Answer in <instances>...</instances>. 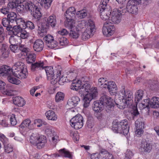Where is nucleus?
Returning <instances> with one entry per match:
<instances>
[{
    "label": "nucleus",
    "instance_id": "nucleus-60",
    "mask_svg": "<svg viewBox=\"0 0 159 159\" xmlns=\"http://www.w3.org/2000/svg\"><path fill=\"white\" fill-rule=\"evenodd\" d=\"M70 135L72 137L73 139L75 141L78 140L79 139V135L76 132H74L72 131H70Z\"/></svg>",
    "mask_w": 159,
    "mask_h": 159
},
{
    "label": "nucleus",
    "instance_id": "nucleus-15",
    "mask_svg": "<svg viewBox=\"0 0 159 159\" xmlns=\"http://www.w3.org/2000/svg\"><path fill=\"white\" fill-rule=\"evenodd\" d=\"M20 51V52L18 54V57L20 58H24L29 52V49L26 45L23 44H20L19 46V51Z\"/></svg>",
    "mask_w": 159,
    "mask_h": 159
},
{
    "label": "nucleus",
    "instance_id": "nucleus-47",
    "mask_svg": "<svg viewBox=\"0 0 159 159\" xmlns=\"http://www.w3.org/2000/svg\"><path fill=\"white\" fill-rule=\"evenodd\" d=\"M25 22V20L22 18H16L15 23H16L17 25L23 27V29H24Z\"/></svg>",
    "mask_w": 159,
    "mask_h": 159
},
{
    "label": "nucleus",
    "instance_id": "nucleus-16",
    "mask_svg": "<svg viewBox=\"0 0 159 159\" xmlns=\"http://www.w3.org/2000/svg\"><path fill=\"white\" fill-rule=\"evenodd\" d=\"M80 101V99L78 97L76 96L73 97L71 98L68 100L67 102L68 106L67 107L69 109L71 107L74 108L77 105Z\"/></svg>",
    "mask_w": 159,
    "mask_h": 159
},
{
    "label": "nucleus",
    "instance_id": "nucleus-31",
    "mask_svg": "<svg viewBox=\"0 0 159 159\" xmlns=\"http://www.w3.org/2000/svg\"><path fill=\"white\" fill-rule=\"evenodd\" d=\"M48 28V27L46 24L45 25L43 24L41 27L39 26L38 34L41 37H43L46 35Z\"/></svg>",
    "mask_w": 159,
    "mask_h": 159
},
{
    "label": "nucleus",
    "instance_id": "nucleus-44",
    "mask_svg": "<svg viewBox=\"0 0 159 159\" xmlns=\"http://www.w3.org/2000/svg\"><path fill=\"white\" fill-rule=\"evenodd\" d=\"M135 125L136 129H138L143 130L144 128V122L141 121L139 119H138L135 121Z\"/></svg>",
    "mask_w": 159,
    "mask_h": 159
},
{
    "label": "nucleus",
    "instance_id": "nucleus-27",
    "mask_svg": "<svg viewBox=\"0 0 159 159\" xmlns=\"http://www.w3.org/2000/svg\"><path fill=\"white\" fill-rule=\"evenodd\" d=\"M57 24V21L56 19V16L52 15L49 16L47 19V23L46 25L48 27L50 25L52 27H54Z\"/></svg>",
    "mask_w": 159,
    "mask_h": 159
},
{
    "label": "nucleus",
    "instance_id": "nucleus-36",
    "mask_svg": "<svg viewBox=\"0 0 159 159\" xmlns=\"http://www.w3.org/2000/svg\"><path fill=\"white\" fill-rule=\"evenodd\" d=\"M136 3L132 1H129L127 4L126 8L127 9L131 10H136L138 9Z\"/></svg>",
    "mask_w": 159,
    "mask_h": 159
},
{
    "label": "nucleus",
    "instance_id": "nucleus-6",
    "mask_svg": "<svg viewBox=\"0 0 159 159\" xmlns=\"http://www.w3.org/2000/svg\"><path fill=\"white\" fill-rule=\"evenodd\" d=\"M15 2L17 5V7L19 10H39L40 7L35 5L31 2H25L24 0H15Z\"/></svg>",
    "mask_w": 159,
    "mask_h": 159
},
{
    "label": "nucleus",
    "instance_id": "nucleus-19",
    "mask_svg": "<svg viewBox=\"0 0 159 159\" xmlns=\"http://www.w3.org/2000/svg\"><path fill=\"white\" fill-rule=\"evenodd\" d=\"M152 148V146L150 143L146 141H142L140 149L142 151L146 152H149Z\"/></svg>",
    "mask_w": 159,
    "mask_h": 159
},
{
    "label": "nucleus",
    "instance_id": "nucleus-59",
    "mask_svg": "<svg viewBox=\"0 0 159 159\" xmlns=\"http://www.w3.org/2000/svg\"><path fill=\"white\" fill-rule=\"evenodd\" d=\"M10 50L14 53H16L19 51V46L17 44L10 45L9 46Z\"/></svg>",
    "mask_w": 159,
    "mask_h": 159
},
{
    "label": "nucleus",
    "instance_id": "nucleus-54",
    "mask_svg": "<svg viewBox=\"0 0 159 159\" xmlns=\"http://www.w3.org/2000/svg\"><path fill=\"white\" fill-rule=\"evenodd\" d=\"M4 150L6 153H9L13 151V148L11 145L4 144Z\"/></svg>",
    "mask_w": 159,
    "mask_h": 159
},
{
    "label": "nucleus",
    "instance_id": "nucleus-13",
    "mask_svg": "<svg viewBox=\"0 0 159 159\" xmlns=\"http://www.w3.org/2000/svg\"><path fill=\"white\" fill-rule=\"evenodd\" d=\"M44 46L43 41L40 39H37L33 43V48L34 51L40 52L43 50Z\"/></svg>",
    "mask_w": 159,
    "mask_h": 159
},
{
    "label": "nucleus",
    "instance_id": "nucleus-3",
    "mask_svg": "<svg viewBox=\"0 0 159 159\" xmlns=\"http://www.w3.org/2000/svg\"><path fill=\"white\" fill-rule=\"evenodd\" d=\"M12 73L15 76L19 79H24L26 77L27 70L24 64L17 62L12 67Z\"/></svg>",
    "mask_w": 159,
    "mask_h": 159
},
{
    "label": "nucleus",
    "instance_id": "nucleus-4",
    "mask_svg": "<svg viewBox=\"0 0 159 159\" xmlns=\"http://www.w3.org/2000/svg\"><path fill=\"white\" fill-rule=\"evenodd\" d=\"M30 143L36 148L40 149L44 148L47 143L46 137L43 135L33 133L30 136Z\"/></svg>",
    "mask_w": 159,
    "mask_h": 159
},
{
    "label": "nucleus",
    "instance_id": "nucleus-42",
    "mask_svg": "<svg viewBox=\"0 0 159 159\" xmlns=\"http://www.w3.org/2000/svg\"><path fill=\"white\" fill-rule=\"evenodd\" d=\"M64 98V94L61 92H57L56 95L55 100L56 102H60L63 100Z\"/></svg>",
    "mask_w": 159,
    "mask_h": 159
},
{
    "label": "nucleus",
    "instance_id": "nucleus-63",
    "mask_svg": "<svg viewBox=\"0 0 159 159\" xmlns=\"http://www.w3.org/2000/svg\"><path fill=\"white\" fill-rule=\"evenodd\" d=\"M20 37L23 39H25L28 36L29 33L25 31H22L19 34Z\"/></svg>",
    "mask_w": 159,
    "mask_h": 159
},
{
    "label": "nucleus",
    "instance_id": "nucleus-32",
    "mask_svg": "<svg viewBox=\"0 0 159 159\" xmlns=\"http://www.w3.org/2000/svg\"><path fill=\"white\" fill-rule=\"evenodd\" d=\"M150 107L157 108L159 107V98L153 97L150 100Z\"/></svg>",
    "mask_w": 159,
    "mask_h": 159
},
{
    "label": "nucleus",
    "instance_id": "nucleus-39",
    "mask_svg": "<svg viewBox=\"0 0 159 159\" xmlns=\"http://www.w3.org/2000/svg\"><path fill=\"white\" fill-rule=\"evenodd\" d=\"M30 120L29 119H27L23 121L22 123L20 125V127L23 129L24 128L25 129L28 127L29 129H30Z\"/></svg>",
    "mask_w": 159,
    "mask_h": 159
},
{
    "label": "nucleus",
    "instance_id": "nucleus-18",
    "mask_svg": "<svg viewBox=\"0 0 159 159\" xmlns=\"http://www.w3.org/2000/svg\"><path fill=\"white\" fill-rule=\"evenodd\" d=\"M22 29H23V27H20L17 25H13V26L7 27V30L9 31L11 34L16 35L17 34L19 35V33H20Z\"/></svg>",
    "mask_w": 159,
    "mask_h": 159
},
{
    "label": "nucleus",
    "instance_id": "nucleus-64",
    "mask_svg": "<svg viewBox=\"0 0 159 159\" xmlns=\"http://www.w3.org/2000/svg\"><path fill=\"white\" fill-rule=\"evenodd\" d=\"M4 39V34L3 27L0 25V41H3Z\"/></svg>",
    "mask_w": 159,
    "mask_h": 159
},
{
    "label": "nucleus",
    "instance_id": "nucleus-1",
    "mask_svg": "<svg viewBox=\"0 0 159 159\" xmlns=\"http://www.w3.org/2000/svg\"><path fill=\"white\" fill-rule=\"evenodd\" d=\"M121 11H113L112 12L111 20L106 21L104 24L102 29L104 35L107 36H111L114 33L115 30L113 24L119 23L121 20L120 16L122 15Z\"/></svg>",
    "mask_w": 159,
    "mask_h": 159
},
{
    "label": "nucleus",
    "instance_id": "nucleus-62",
    "mask_svg": "<svg viewBox=\"0 0 159 159\" xmlns=\"http://www.w3.org/2000/svg\"><path fill=\"white\" fill-rule=\"evenodd\" d=\"M8 119L7 118H5L4 119L2 120L1 122H0V124L2 126L4 127H7L8 126L9 124L8 122Z\"/></svg>",
    "mask_w": 159,
    "mask_h": 159
},
{
    "label": "nucleus",
    "instance_id": "nucleus-29",
    "mask_svg": "<svg viewBox=\"0 0 159 159\" xmlns=\"http://www.w3.org/2000/svg\"><path fill=\"white\" fill-rule=\"evenodd\" d=\"M109 0H102L100 3L99 6V8L100 10H110L111 9V7L108 4Z\"/></svg>",
    "mask_w": 159,
    "mask_h": 159
},
{
    "label": "nucleus",
    "instance_id": "nucleus-46",
    "mask_svg": "<svg viewBox=\"0 0 159 159\" xmlns=\"http://www.w3.org/2000/svg\"><path fill=\"white\" fill-rule=\"evenodd\" d=\"M74 29V30L73 29L70 30V36L73 38L76 39L79 37V35L78 33L79 30H77V28L76 27V28Z\"/></svg>",
    "mask_w": 159,
    "mask_h": 159
},
{
    "label": "nucleus",
    "instance_id": "nucleus-30",
    "mask_svg": "<svg viewBox=\"0 0 159 159\" xmlns=\"http://www.w3.org/2000/svg\"><path fill=\"white\" fill-rule=\"evenodd\" d=\"M87 31L89 30L92 34H94L96 31V27L94 22L91 19L89 20L87 23Z\"/></svg>",
    "mask_w": 159,
    "mask_h": 159
},
{
    "label": "nucleus",
    "instance_id": "nucleus-50",
    "mask_svg": "<svg viewBox=\"0 0 159 159\" xmlns=\"http://www.w3.org/2000/svg\"><path fill=\"white\" fill-rule=\"evenodd\" d=\"M7 118L10 120L11 125L14 126L16 124L17 121L15 115L12 114V115L8 116H7Z\"/></svg>",
    "mask_w": 159,
    "mask_h": 159
},
{
    "label": "nucleus",
    "instance_id": "nucleus-26",
    "mask_svg": "<svg viewBox=\"0 0 159 159\" xmlns=\"http://www.w3.org/2000/svg\"><path fill=\"white\" fill-rule=\"evenodd\" d=\"M82 84L81 83V81L80 80H73L70 86V89H71L77 91L80 89L81 90V86Z\"/></svg>",
    "mask_w": 159,
    "mask_h": 159
},
{
    "label": "nucleus",
    "instance_id": "nucleus-28",
    "mask_svg": "<svg viewBox=\"0 0 159 159\" xmlns=\"http://www.w3.org/2000/svg\"><path fill=\"white\" fill-rule=\"evenodd\" d=\"M45 115L48 120L56 121L57 119V116L55 112L51 110L47 111L45 113Z\"/></svg>",
    "mask_w": 159,
    "mask_h": 159
},
{
    "label": "nucleus",
    "instance_id": "nucleus-56",
    "mask_svg": "<svg viewBox=\"0 0 159 159\" xmlns=\"http://www.w3.org/2000/svg\"><path fill=\"white\" fill-rule=\"evenodd\" d=\"M54 39V37L52 35L49 34H48L46 35L43 38V39L47 45L48 44V43L52 41Z\"/></svg>",
    "mask_w": 159,
    "mask_h": 159
},
{
    "label": "nucleus",
    "instance_id": "nucleus-53",
    "mask_svg": "<svg viewBox=\"0 0 159 159\" xmlns=\"http://www.w3.org/2000/svg\"><path fill=\"white\" fill-rule=\"evenodd\" d=\"M31 14H33L34 18L38 20H39L42 16L40 11H33V12L31 13Z\"/></svg>",
    "mask_w": 159,
    "mask_h": 159
},
{
    "label": "nucleus",
    "instance_id": "nucleus-11",
    "mask_svg": "<svg viewBox=\"0 0 159 159\" xmlns=\"http://www.w3.org/2000/svg\"><path fill=\"white\" fill-rule=\"evenodd\" d=\"M102 87L105 88H107L111 95H114L116 93L117 87L115 82L113 81L107 82V84H105Z\"/></svg>",
    "mask_w": 159,
    "mask_h": 159
},
{
    "label": "nucleus",
    "instance_id": "nucleus-25",
    "mask_svg": "<svg viewBox=\"0 0 159 159\" xmlns=\"http://www.w3.org/2000/svg\"><path fill=\"white\" fill-rule=\"evenodd\" d=\"M1 56L4 58L7 57L9 54V49L8 46L6 44L2 45L0 48Z\"/></svg>",
    "mask_w": 159,
    "mask_h": 159
},
{
    "label": "nucleus",
    "instance_id": "nucleus-9",
    "mask_svg": "<svg viewBox=\"0 0 159 159\" xmlns=\"http://www.w3.org/2000/svg\"><path fill=\"white\" fill-rule=\"evenodd\" d=\"M91 89V92L86 94L84 97V107H88L91 100L94 99L97 95L96 88H93Z\"/></svg>",
    "mask_w": 159,
    "mask_h": 159
},
{
    "label": "nucleus",
    "instance_id": "nucleus-48",
    "mask_svg": "<svg viewBox=\"0 0 159 159\" xmlns=\"http://www.w3.org/2000/svg\"><path fill=\"white\" fill-rule=\"evenodd\" d=\"M17 5L16 3L14 1H13L11 2H10L7 4V8L6 9L5 8H4V9H16V10H18L19 9L17 7Z\"/></svg>",
    "mask_w": 159,
    "mask_h": 159
},
{
    "label": "nucleus",
    "instance_id": "nucleus-51",
    "mask_svg": "<svg viewBox=\"0 0 159 159\" xmlns=\"http://www.w3.org/2000/svg\"><path fill=\"white\" fill-rule=\"evenodd\" d=\"M76 11H66L65 14L66 19H71V17L74 16L76 13Z\"/></svg>",
    "mask_w": 159,
    "mask_h": 159
},
{
    "label": "nucleus",
    "instance_id": "nucleus-43",
    "mask_svg": "<svg viewBox=\"0 0 159 159\" xmlns=\"http://www.w3.org/2000/svg\"><path fill=\"white\" fill-rule=\"evenodd\" d=\"M2 23L4 26L6 27L7 30V27L13 26V25L11 24L12 23L10 22L9 20L6 18H3L2 20Z\"/></svg>",
    "mask_w": 159,
    "mask_h": 159
},
{
    "label": "nucleus",
    "instance_id": "nucleus-33",
    "mask_svg": "<svg viewBox=\"0 0 159 159\" xmlns=\"http://www.w3.org/2000/svg\"><path fill=\"white\" fill-rule=\"evenodd\" d=\"M100 11L101 18L104 20H108L111 12L110 11Z\"/></svg>",
    "mask_w": 159,
    "mask_h": 159
},
{
    "label": "nucleus",
    "instance_id": "nucleus-40",
    "mask_svg": "<svg viewBox=\"0 0 159 159\" xmlns=\"http://www.w3.org/2000/svg\"><path fill=\"white\" fill-rule=\"evenodd\" d=\"M93 34H92L89 30L87 31V29H86L82 35L81 38L83 40H86L90 38L91 36H92Z\"/></svg>",
    "mask_w": 159,
    "mask_h": 159
},
{
    "label": "nucleus",
    "instance_id": "nucleus-7",
    "mask_svg": "<svg viewBox=\"0 0 159 159\" xmlns=\"http://www.w3.org/2000/svg\"><path fill=\"white\" fill-rule=\"evenodd\" d=\"M70 125L75 129H79L83 125V118L80 114H78L72 118L70 120Z\"/></svg>",
    "mask_w": 159,
    "mask_h": 159
},
{
    "label": "nucleus",
    "instance_id": "nucleus-49",
    "mask_svg": "<svg viewBox=\"0 0 159 159\" xmlns=\"http://www.w3.org/2000/svg\"><path fill=\"white\" fill-rule=\"evenodd\" d=\"M7 79L8 81L10 83L13 84H20V80L14 77L11 76V75H9L8 76Z\"/></svg>",
    "mask_w": 159,
    "mask_h": 159
},
{
    "label": "nucleus",
    "instance_id": "nucleus-14",
    "mask_svg": "<svg viewBox=\"0 0 159 159\" xmlns=\"http://www.w3.org/2000/svg\"><path fill=\"white\" fill-rule=\"evenodd\" d=\"M46 66L43 61H39L32 63L31 68L32 71H34L45 69Z\"/></svg>",
    "mask_w": 159,
    "mask_h": 159
},
{
    "label": "nucleus",
    "instance_id": "nucleus-58",
    "mask_svg": "<svg viewBox=\"0 0 159 159\" xmlns=\"http://www.w3.org/2000/svg\"><path fill=\"white\" fill-rule=\"evenodd\" d=\"M57 44L58 43L54 39L52 41L48 43L47 46L48 48L52 49L56 47L57 46Z\"/></svg>",
    "mask_w": 159,
    "mask_h": 159
},
{
    "label": "nucleus",
    "instance_id": "nucleus-2",
    "mask_svg": "<svg viewBox=\"0 0 159 159\" xmlns=\"http://www.w3.org/2000/svg\"><path fill=\"white\" fill-rule=\"evenodd\" d=\"M121 89L119 93V95L122 97V101L119 99L115 103L120 109H124L131 103L133 98L132 92L129 89L125 90L124 86H122Z\"/></svg>",
    "mask_w": 159,
    "mask_h": 159
},
{
    "label": "nucleus",
    "instance_id": "nucleus-34",
    "mask_svg": "<svg viewBox=\"0 0 159 159\" xmlns=\"http://www.w3.org/2000/svg\"><path fill=\"white\" fill-rule=\"evenodd\" d=\"M144 93V91L141 89L138 90L135 93L134 95V99L136 103L139 102L142 99Z\"/></svg>",
    "mask_w": 159,
    "mask_h": 159
},
{
    "label": "nucleus",
    "instance_id": "nucleus-10",
    "mask_svg": "<svg viewBox=\"0 0 159 159\" xmlns=\"http://www.w3.org/2000/svg\"><path fill=\"white\" fill-rule=\"evenodd\" d=\"M112 101L111 98L106 95H103L100 98L99 101L104 107L105 106L108 110H110L114 105Z\"/></svg>",
    "mask_w": 159,
    "mask_h": 159
},
{
    "label": "nucleus",
    "instance_id": "nucleus-5",
    "mask_svg": "<svg viewBox=\"0 0 159 159\" xmlns=\"http://www.w3.org/2000/svg\"><path fill=\"white\" fill-rule=\"evenodd\" d=\"M128 122L126 120H124L121 122H113L112 128V130L115 132L127 135L129 131V126Z\"/></svg>",
    "mask_w": 159,
    "mask_h": 159
},
{
    "label": "nucleus",
    "instance_id": "nucleus-41",
    "mask_svg": "<svg viewBox=\"0 0 159 159\" xmlns=\"http://www.w3.org/2000/svg\"><path fill=\"white\" fill-rule=\"evenodd\" d=\"M53 0H43L40 4L42 7L43 6L45 9H47L50 7L51 3Z\"/></svg>",
    "mask_w": 159,
    "mask_h": 159
},
{
    "label": "nucleus",
    "instance_id": "nucleus-35",
    "mask_svg": "<svg viewBox=\"0 0 159 159\" xmlns=\"http://www.w3.org/2000/svg\"><path fill=\"white\" fill-rule=\"evenodd\" d=\"M83 85L81 88V90L80 92H85L90 93L91 91V89L93 88H94V87H92L91 88L90 85L88 83H86L84 84H82Z\"/></svg>",
    "mask_w": 159,
    "mask_h": 159
},
{
    "label": "nucleus",
    "instance_id": "nucleus-45",
    "mask_svg": "<svg viewBox=\"0 0 159 159\" xmlns=\"http://www.w3.org/2000/svg\"><path fill=\"white\" fill-rule=\"evenodd\" d=\"M19 36H11L9 38V42L11 44V45L17 44L18 42V39H19Z\"/></svg>",
    "mask_w": 159,
    "mask_h": 159
},
{
    "label": "nucleus",
    "instance_id": "nucleus-38",
    "mask_svg": "<svg viewBox=\"0 0 159 159\" xmlns=\"http://www.w3.org/2000/svg\"><path fill=\"white\" fill-rule=\"evenodd\" d=\"M150 100L149 99H144L141 103H139V107L143 109L146 107H150Z\"/></svg>",
    "mask_w": 159,
    "mask_h": 159
},
{
    "label": "nucleus",
    "instance_id": "nucleus-12",
    "mask_svg": "<svg viewBox=\"0 0 159 159\" xmlns=\"http://www.w3.org/2000/svg\"><path fill=\"white\" fill-rule=\"evenodd\" d=\"M61 71L57 70V71L56 74V78L54 80L51 81V84H55L57 82L59 84H61L66 81V77L62 75H61Z\"/></svg>",
    "mask_w": 159,
    "mask_h": 159
},
{
    "label": "nucleus",
    "instance_id": "nucleus-37",
    "mask_svg": "<svg viewBox=\"0 0 159 159\" xmlns=\"http://www.w3.org/2000/svg\"><path fill=\"white\" fill-rule=\"evenodd\" d=\"M26 61L28 63H32L35 61L36 58V55L33 53H27Z\"/></svg>",
    "mask_w": 159,
    "mask_h": 159
},
{
    "label": "nucleus",
    "instance_id": "nucleus-22",
    "mask_svg": "<svg viewBox=\"0 0 159 159\" xmlns=\"http://www.w3.org/2000/svg\"><path fill=\"white\" fill-rule=\"evenodd\" d=\"M64 25L66 28L70 30L76 28V27L75 26V21L72 19H66L64 23Z\"/></svg>",
    "mask_w": 159,
    "mask_h": 159
},
{
    "label": "nucleus",
    "instance_id": "nucleus-61",
    "mask_svg": "<svg viewBox=\"0 0 159 159\" xmlns=\"http://www.w3.org/2000/svg\"><path fill=\"white\" fill-rule=\"evenodd\" d=\"M77 71L75 70H74L72 71L69 72L68 74V78H70L71 79L75 78L77 75L76 73Z\"/></svg>",
    "mask_w": 159,
    "mask_h": 159
},
{
    "label": "nucleus",
    "instance_id": "nucleus-21",
    "mask_svg": "<svg viewBox=\"0 0 159 159\" xmlns=\"http://www.w3.org/2000/svg\"><path fill=\"white\" fill-rule=\"evenodd\" d=\"M58 153L56 154V157L62 156L70 159L72 158V155L71 152L65 148L59 150Z\"/></svg>",
    "mask_w": 159,
    "mask_h": 159
},
{
    "label": "nucleus",
    "instance_id": "nucleus-57",
    "mask_svg": "<svg viewBox=\"0 0 159 159\" xmlns=\"http://www.w3.org/2000/svg\"><path fill=\"white\" fill-rule=\"evenodd\" d=\"M35 26L32 22L28 21L25 22V25L24 26V29L26 28H28L31 30L33 29L34 28Z\"/></svg>",
    "mask_w": 159,
    "mask_h": 159
},
{
    "label": "nucleus",
    "instance_id": "nucleus-23",
    "mask_svg": "<svg viewBox=\"0 0 159 159\" xmlns=\"http://www.w3.org/2000/svg\"><path fill=\"white\" fill-rule=\"evenodd\" d=\"M13 102L15 105L20 107H23L25 104V100L20 96H16L13 98Z\"/></svg>",
    "mask_w": 159,
    "mask_h": 159
},
{
    "label": "nucleus",
    "instance_id": "nucleus-55",
    "mask_svg": "<svg viewBox=\"0 0 159 159\" xmlns=\"http://www.w3.org/2000/svg\"><path fill=\"white\" fill-rule=\"evenodd\" d=\"M76 15L80 19H82L87 16V12L84 11H79L76 12Z\"/></svg>",
    "mask_w": 159,
    "mask_h": 159
},
{
    "label": "nucleus",
    "instance_id": "nucleus-20",
    "mask_svg": "<svg viewBox=\"0 0 159 159\" xmlns=\"http://www.w3.org/2000/svg\"><path fill=\"white\" fill-rule=\"evenodd\" d=\"M12 73V70L9 66H2L0 68V75L1 76H9Z\"/></svg>",
    "mask_w": 159,
    "mask_h": 159
},
{
    "label": "nucleus",
    "instance_id": "nucleus-17",
    "mask_svg": "<svg viewBox=\"0 0 159 159\" xmlns=\"http://www.w3.org/2000/svg\"><path fill=\"white\" fill-rule=\"evenodd\" d=\"M45 70L47 75L48 79L50 80L51 83L52 80H54L56 75L54 74V70L52 66H46Z\"/></svg>",
    "mask_w": 159,
    "mask_h": 159
},
{
    "label": "nucleus",
    "instance_id": "nucleus-24",
    "mask_svg": "<svg viewBox=\"0 0 159 159\" xmlns=\"http://www.w3.org/2000/svg\"><path fill=\"white\" fill-rule=\"evenodd\" d=\"M93 108L94 111L98 112H100L103 110L104 107L99 101H97L94 102L93 105Z\"/></svg>",
    "mask_w": 159,
    "mask_h": 159
},
{
    "label": "nucleus",
    "instance_id": "nucleus-8",
    "mask_svg": "<svg viewBox=\"0 0 159 159\" xmlns=\"http://www.w3.org/2000/svg\"><path fill=\"white\" fill-rule=\"evenodd\" d=\"M91 89V92L86 94L84 97V107H88L91 100L94 99L97 95L96 88H93Z\"/></svg>",
    "mask_w": 159,
    "mask_h": 159
},
{
    "label": "nucleus",
    "instance_id": "nucleus-52",
    "mask_svg": "<svg viewBox=\"0 0 159 159\" xmlns=\"http://www.w3.org/2000/svg\"><path fill=\"white\" fill-rule=\"evenodd\" d=\"M58 40L59 44L61 46H65L68 43V41L67 39L62 36L59 38Z\"/></svg>",
    "mask_w": 159,
    "mask_h": 159
}]
</instances>
